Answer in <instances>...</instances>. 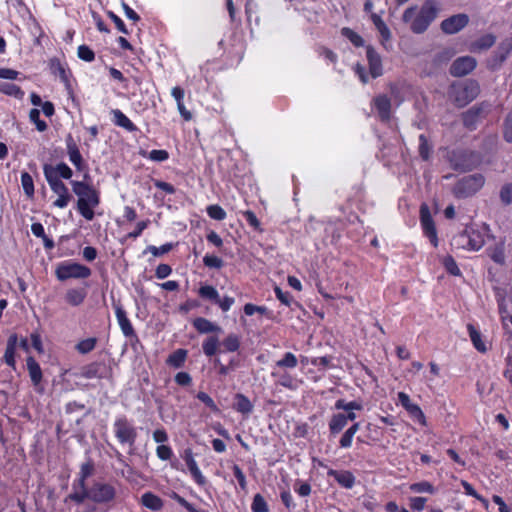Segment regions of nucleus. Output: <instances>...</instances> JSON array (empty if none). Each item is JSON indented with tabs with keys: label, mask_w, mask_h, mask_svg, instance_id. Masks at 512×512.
I'll return each instance as SVG.
<instances>
[{
	"label": "nucleus",
	"mask_w": 512,
	"mask_h": 512,
	"mask_svg": "<svg viewBox=\"0 0 512 512\" xmlns=\"http://www.w3.org/2000/svg\"><path fill=\"white\" fill-rule=\"evenodd\" d=\"M440 8L435 0H426L420 9L417 6L407 8L403 15V22L409 24L412 32L421 34L437 18Z\"/></svg>",
	"instance_id": "obj_1"
},
{
	"label": "nucleus",
	"mask_w": 512,
	"mask_h": 512,
	"mask_svg": "<svg viewBox=\"0 0 512 512\" xmlns=\"http://www.w3.org/2000/svg\"><path fill=\"white\" fill-rule=\"evenodd\" d=\"M199 295L204 298V299H208V300H211V301H214V302H219L220 306L221 307H224V304L221 303L220 299H219V294L218 292L216 291V289L212 286H209V285H205V286H202L200 289H199Z\"/></svg>",
	"instance_id": "obj_30"
},
{
	"label": "nucleus",
	"mask_w": 512,
	"mask_h": 512,
	"mask_svg": "<svg viewBox=\"0 0 512 512\" xmlns=\"http://www.w3.org/2000/svg\"><path fill=\"white\" fill-rule=\"evenodd\" d=\"M398 399L401 405L413 419L417 420L423 426L427 425L426 417L423 411L417 404L411 402L410 397L406 393L399 392Z\"/></svg>",
	"instance_id": "obj_10"
},
{
	"label": "nucleus",
	"mask_w": 512,
	"mask_h": 512,
	"mask_svg": "<svg viewBox=\"0 0 512 512\" xmlns=\"http://www.w3.org/2000/svg\"><path fill=\"white\" fill-rule=\"evenodd\" d=\"M193 325L200 333L220 331V327L215 326L212 322L204 318H196L193 322Z\"/></svg>",
	"instance_id": "obj_28"
},
{
	"label": "nucleus",
	"mask_w": 512,
	"mask_h": 512,
	"mask_svg": "<svg viewBox=\"0 0 512 512\" xmlns=\"http://www.w3.org/2000/svg\"><path fill=\"white\" fill-rule=\"evenodd\" d=\"M366 55L369 63V71L373 78L382 75V61L380 55L374 50L373 47L368 46Z\"/></svg>",
	"instance_id": "obj_13"
},
{
	"label": "nucleus",
	"mask_w": 512,
	"mask_h": 512,
	"mask_svg": "<svg viewBox=\"0 0 512 512\" xmlns=\"http://www.w3.org/2000/svg\"><path fill=\"white\" fill-rule=\"evenodd\" d=\"M479 94V86L476 82L470 81L465 85L453 87L452 98L453 102L458 107H464Z\"/></svg>",
	"instance_id": "obj_5"
},
{
	"label": "nucleus",
	"mask_w": 512,
	"mask_h": 512,
	"mask_svg": "<svg viewBox=\"0 0 512 512\" xmlns=\"http://www.w3.org/2000/svg\"><path fill=\"white\" fill-rule=\"evenodd\" d=\"M115 496V490L108 484H96L89 492V497L97 503L111 501Z\"/></svg>",
	"instance_id": "obj_12"
},
{
	"label": "nucleus",
	"mask_w": 512,
	"mask_h": 512,
	"mask_svg": "<svg viewBox=\"0 0 512 512\" xmlns=\"http://www.w3.org/2000/svg\"><path fill=\"white\" fill-rule=\"evenodd\" d=\"M485 183V178L481 174L468 175L460 179L453 188V193L457 198H466L474 195Z\"/></svg>",
	"instance_id": "obj_3"
},
{
	"label": "nucleus",
	"mask_w": 512,
	"mask_h": 512,
	"mask_svg": "<svg viewBox=\"0 0 512 512\" xmlns=\"http://www.w3.org/2000/svg\"><path fill=\"white\" fill-rule=\"evenodd\" d=\"M27 369L34 386H38L42 380V371L36 360L29 356L26 360Z\"/></svg>",
	"instance_id": "obj_19"
},
{
	"label": "nucleus",
	"mask_w": 512,
	"mask_h": 512,
	"mask_svg": "<svg viewBox=\"0 0 512 512\" xmlns=\"http://www.w3.org/2000/svg\"><path fill=\"white\" fill-rule=\"evenodd\" d=\"M149 158L153 161L162 162L168 159V152L165 150H152L149 153Z\"/></svg>",
	"instance_id": "obj_57"
},
{
	"label": "nucleus",
	"mask_w": 512,
	"mask_h": 512,
	"mask_svg": "<svg viewBox=\"0 0 512 512\" xmlns=\"http://www.w3.org/2000/svg\"><path fill=\"white\" fill-rule=\"evenodd\" d=\"M111 115L113 116L112 120L115 125L122 127L130 132L136 130V126L121 110L113 109L111 111Z\"/></svg>",
	"instance_id": "obj_18"
},
{
	"label": "nucleus",
	"mask_w": 512,
	"mask_h": 512,
	"mask_svg": "<svg viewBox=\"0 0 512 512\" xmlns=\"http://www.w3.org/2000/svg\"><path fill=\"white\" fill-rule=\"evenodd\" d=\"M203 261L204 264L210 268H220L222 264L221 259L213 255H206Z\"/></svg>",
	"instance_id": "obj_58"
},
{
	"label": "nucleus",
	"mask_w": 512,
	"mask_h": 512,
	"mask_svg": "<svg viewBox=\"0 0 512 512\" xmlns=\"http://www.w3.org/2000/svg\"><path fill=\"white\" fill-rule=\"evenodd\" d=\"M0 91L18 99H21L24 95V92L20 89V87L12 83H1Z\"/></svg>",
	"instance_id": "obj_34"
},
{
	"label": "nucleus",
	"mask_w": 512,
	"mask_h": 512,
	"mask_svg": "<svg viewBox=\"0 0 512 512\" xmlns=\"http://www.w3.org/2000/svg\"><path fill=\"white\" fill-rule=\"evenodd\" d=\"M85 292L81 289H69L66 292L65 299L71 306H79L85 299Z\"/></svg>",
	"instance_id": "obj_25"
},
{
	"label": "nucleus",
	"mask_w": 512,
	"mask_h": 512,
	"mask_svg": "<svg viewBox=\"0 0 512 512\" xmlns=\"http://www.w3.org/2000/svg\"><path fill=\"white\" fill-rule=\"evenodd\" d=\"M21 185L27 197L34 195V182L31 175L27 172L21 174Z\"/></svg>",
	"instance_id": "obj_33"
},
{
	"label": "nucleus",
	"mask_w": 512,
	"mask_h": 512,
	"mask_svg": "<svg viewBox=\"0 0 512 512\" xmlns=\"http://www.w3.org/2000/svg\"><path fill=\"white\" fill-rule=\"evenodd\" d=\"M337 482L345 488H351L354 485L355 478L351 472H332Z\"/></svg>",
	"instance_id": "obj_31"
},
{
	"label": "nucleus",
	"mask_w": 512,
	"mask_h": 512,
	"mask_svg": "<svg viewBox=\"0 0 512 512\" xmlns=\"http://www.w3.org/2000/svg\"><path fill=\"white\" fill-rule=\"evenodd\" d=\"M186 358V351L179 349L171 354L168 358V363L174 367H180Z\"/></svg>",
	"instance_id": "obj_37"
},
{
	"label": "nucleus",
	"mask_w": 512,
	"mask_h": 512,
	"mask_svg": "<svg viewBox=\"0 0 512 512\" xmlns=\"http://www.w3.org/2000/svg\"><path fill=\"white\" fill-rule=\"evenodd\" d=\"M73 191L80 198L94 192L95 190L83 182H74Z\"/></svg>",
	"instance_id": "obj_41"
},
{
	"label": "nucleus",
	"mask_w": 512,
	"mask_h": 512,
	"mask_svg": "<svg viewBox=\"0 0 512 512\" xmlns=\"http://www.w3.org/2000/svg\"><path fill=\"white\" fill-rule=\"evenodd\" d=\"M55 275L60 281L72 278L85 279L91 275V270L90 268L74 261H63L57 264Z\"/></svg>",
	"instance_id": "obj_2"
},
{
	"label": "nucleus",
	"mask_w": 512,
	"mask_h": 512,
	"mask_svg": "<svg viewBox=\"0 0 512 512\" xmlns=\"http://www.w3.org/2000/svg\"><path fill=\"white\" fill-rule=\"evenodd\" d=\"M18 347V337L16 334L10 335L7 341V347L4 354V361L7 365L15 368V352Z\"/></svg>",
	"instance_id": "obj_17"
},
{
	"label": "nucleus",
	"mask_w": 512,
	"mask_h": 512,
	"mask_svg": "<svg viewBox=\"0 0 512 512\" xmlns=\"http://www.w3.org/2000/svg\"><path fill=\"white\" fill-rule=\"evenodd\" d=\"M233 408L242 414H248L252 410V404L242 394H237L233 401Z\"/></svg>",
	"instance_id": "obj_24"
},
{
	"label": "nucleus",
	"mask_w": 512,
	"mask_h": 512,
	"mask_svg": "<svg viewBox=\"0 0 512 512\" xmlns=\"http://www.w3.org/2000/svg\"><path fill=\"white\" fill-rule=\"evenodd\" d=\"M491 258L496 262V263H499V264H504L505 262V254H504V247H503V244H500V245H497L492 253H491Z\"/></svg>",
	"instance_id": "obj_53"
},
{
	"label": "nucleus",
	"mask_w": 512,
	"mask_h": 512,
	"mask_svg": "<svg viewBox=\"0 0 512 512\" xmlns=\"http://www.w3.org/2000/svg\"><path fill=\"white\" fill-rule=\"evenodd\" d=\"M476 64V60L471 56L460 57L452 63L450 73L455 77L465 76L474 70Z\"/></svg>",
	"instance_id": "obj_8"
},
{
	"label": "nucleus",
	"mask_w": 512,
	"mask_h": 512,
	"mask_svg": "<svg viewBox=\"0 0 512 512\" xmlns=\"http://www.w3.org/2000/svg\"><path fill=\"white\" fill-rule=\"evenodd\" d=\"M219 342L215 337H209L203 344V351L207 356H212L216 353Z\"/></svg>",
	"instance_id": "obj_39"
},
{
	"label": "nucleus",
	"mask_w": 512,
	"mask_h": 512,
	"mask_svg": "<svg viewBox=\"0 0 512 512\" xmlns=\"http://www.w3.org/2000/svg\"><path fill=\"white\" fill-rule=\"evenodd\" d=\"M18 72L9 68H0V78L14 80L18 76Z\"/></svg>",
	"instance_id": "obj_62"
},
{
	"label": "nucleus",
	"mask_w": 512,
	"mask_h": 512,
	"mask_svg": "<svg viewBox=\"0 0 512 512\" xmlns=\"http://www.w3.org/2000/svg\"><path fill=\"white\" fill-rule=\"evenodd\" d=\"M335 408L336 409H343V410H347V411H352V410H361L362 409V405L360 403L356 402V401H352V402L346 403L343 399H339L335 403Z\"/></svg>",
	"instance_id": "obj_47"
},
{
	"label": "nucleus",
	"mask_w": 512,
	"mask_h": 512,
	"mask_svg": "<svg viewBox=\"0 0 512 512\" xmlns=\"http://www.w3.org/2000/svg\"><path fill=\"white\" fill-rule=\"evenodd\" d=\"M45 178L50 185L52 191L57 194L58 198L54 201V206L58 208H65L70 200L71 195L65 184L54 175L51 169L44 168Z\"/></svg>",
	"instance_id": "obj_4"
},
{
	"label": "nucleus",
	"mask_w": 512,
	"mask_h": 512,
	"mask_svg": "<svg viewBox=\"0 0 512 512\" xmlns=\"http://www.w3.org/2000/svg\"><path fill=\"white\" fill-rule=\"evenodd\" d=\"M443 265L450 274H452L454 276H460V274H461L460 269L458 268V266L452 256H450V255L445 256L443 258Z\"/></svg>",
	"instance_id": "obj_38"
},
{
	"label": "nucleus",
	"mask_w": 512,
	"mask_h": 512,
	"mask_svg": "<svg viewBox=\"0 0 512 512\" xmlns=\"http://www.w3.org/2000/svg\"><path fill=\"white\" fill-rule=\"evenodd\" d=\"M495 40L496 38L492 34L484 35L471 44L470 50L472 52L487 50L494 45Z\"/></svg>",
	"instance_id": "obj_20"
},
{
	"label": "nucleus",
	"mask_w": 512,
	"mask_h": 512,
	"mask_svg": "<svg viewBox=\"0 0 512 512\" xmlns=\"http://www.w3.org/2000/svg\"><path fill=\"white\" fill-rule=\"evenodd\" d=\"M171 249H172V244L166 243L160 247H156V246H152V245L148 246L146 249V252H150L153 256L157 257V256H161L163 254L168 253Z\"/></svg>",
	"instance_id": "obj_48"
},
{
	"label": "nucleus",
	"mask_w": 512,
	"mask_h": 512,
	"mask_svg": "<svg viewBox=\"0 0 512 512\" xmlns=\"http://www.w3.org/2000/svg\"><path fill=\"white\" fill-rule=\"evenodd\" d=\"M48 169H51L54 172V175L59 179V177H62L64 179H70L72 177V170L64 163H61L57 165L55 169L51 167H47Z\"/></svg>",
	"instance_id": "obj_40"
},
{
	"label": "nucleus",
	"mask_w": 512,
	"mask_h": 512,
	"mask_svg": "<svg viewBox=\"0 0 512 512\" xmlns=\"http://www.w3.org/2000/svg\"><path fill=\"white\" fill-rule=\"evenodd\" d=\"M207 212L211 218L220 220L223 217V210L220 206L212 205L207 208Z\"/></svg>",
	"instance_id": "obj_61"
},
{
	"label": "nucleus",
	"mask_w": 512,
	"mask_h": 512,
	"mask_svg": "<svg viewBox=\"0 0 512 512\" xmlns=\"http://www.w3.org/2000/svg\"><path fill=\"white\" fill-rule=\"evenodd\" d=\"M487 109H488V105H485V104H481L479 106H474V107L470 108L468 111H466L463 114L464 125L468 128H472L475 125L478 118L482 114L487 112Z\"/></svg>",
	"instance_id": "obj_14"
},
{
	"label": "nucleus",
	"mask_w": 512,
	"mask_h": 512,
	"mask_svg": "<svg viewBox=\"0 0 512 512\" xmlns=\"http://www.w3.org/2000/svg\"><path fill=\"white\" fill-rule=\"evenodd\" d=\"M99 204V197L96 191L85 195L84 197H80L78 199V210L80 214L87 220H92L94 218L93 209Z\"/></svg>",
	"instance_id": "obj_7"
},
{
	"label": "nucleus",
	"mask_w": 512,
	"mask_h": 512,
	"mask_svg": "<svg viewBox=\"0 0 512 512\" xmlns=\"http://www.w3.org/2000/svg\"><path fill=\"white\" fill-rule=\"evenodd\" d=\"M240 341L236 335L226 337V351L234 352L239 348Z\"/></svg>",
	"instance_id": "obj_55"
},
{
	"label": "nucleus",
	"mask_w": 512,
	"mask_h": 512,
	"mask_svg": "<svg viewBox=\"0 0 512 512\" xmlns=\"http://www.w3.org/2000/svg\"><path fill=\"white\" fill-rule=\"evenodd\" d=\"M96 345V338H86L81 340L77 345L76 349L81 354H86L92 351Z\"/></svg>",
	"instance_id": "obj_35"
},
{
	"label": "nucleus",
	"mask_w": 512,
	"mask_h": 512,
	"mask_svg": "<svg viewBox=\"0 0 512 512\" xmlns=\"http://www.w3.org/2000/svg\"><path fill=\"white\" fill-rule=\"evenodd\" d=\"M371 20H372L373 24L375 25V27L377 28V30L379 31L382 39L384 41L390 40L391 32H390L389 28L387 27V25L384 23V21L381 19V17L375 13H372Z\"/></svg>",
	"instance_id": "obj_26"
},
{
	"label": "nucleus",
	"mask_w": 512,
	"mask_h": 512,
	"mask_svg": "<svg viewBox=\"0 0 512 512\" xmlns=\"http://www.w3.org/2000/svg\"><path fill=\"white\" fill-rule=\"evenodd\" d=\"M115 308V315L118 321V324L125 336H131L134 332L132 324L130 323L126 312L122 308L121 305L117 304L114 305Z\"/></svg>",
	"instance_id": "obj_15"
},
{
	"label": "nucleus",
	"mask_w": 512,
	"mask_h": 512,
	"mask_svg": "<svg viewBox=\"0 0 512 512\" xmlns=\"http://www.w3.org/2000/svg\"><path fill=\"white\" fill-rule=\"evenodd\" d=\"M420 218L425 234L430 238L431 243L434 246H437L436 228L434 225V221L431 217L429 208L426 204H422L420 207Z\"/></svg>",
	"instance_id": "obj_11"
},
{
	"label": "nucleus",
	"mask_w": 512,
	"mask_h": 512,
	"mask_svg": "<svg viewBox=\"0 0 512 512\" xmlns=\"http://www.w3.org/2000/svg\"><path fill=\"white\" fill-rule=\"evenodd\" d=\"M419 154L423 160H428L430 156L431 147L428 144V140L424 135H420L419 137Z\"/></svg>",
	"instance_id": "obj_45"
},
{
	"label": "nucleus",
	"mask_w": 512,
	"mask_h": 512,
	"mask_svg": "<svg viewBox=\"0 0 512 512\" xmlns=\"http://www.w3.org/2000/svg\"><path fill=\"white\" fill-rule=\"evenodd\" d=\"M469 22V17L466 14L453 15L441 23V29L446 34H455L463 29Z\"/></svg>",
	"instance_id": "obj_9"
},
{
	"label": "nucleus",
	"mask_w": 512,
	"mask_h": 512,
	"mask_svg": "<svg viewBox=\"0 0 512 512\" xmlns=\"http://www.w3.org/2000/svg\"><path fill=\"white\" fill-rule=\"evenodd\" d=\"M410 489L417 493H423V492H428L431 494L434 493L433 486L427 481L414 483L410 486Z\"/></svg>",
	"instance_id": "obj_49"
},
{
	"label": "nucleus",
	"mask_w": 512,
	"mask_h": 512,
	"mask_svg": "<svg viewBox=\"0 0 512 512\" xmlns=\"http://www.w3.org/2000/svg\"><path fill=\"white\" fill-rule=\"evenodd\" d=\"M185 461H186V465H187V468L189 470V472L191 473L192 477L194 478V480L198 483V484H204V477L201 473V471L199 470L195 460L193 459L192 455L191 454H187L186 457H185Z\"/></svg>",
	"instance_id": "obj_23"
},
{
	"label": "nucleus",
	"mask_w": 512,
	"mask_h": 512,
	"mask_svg": "<svg viewBox=\"0 0 512 512\" xmlns=\"http://www.w3.org/2000/svg\"><path fill=\"white\" fill-rule=\"evenodd\" d=\"M156 454L161 460H168L171 458L173 452L172 449L167 445H159L156 449Z\"/></svg>",
	"instance_id": "obj_54"
},
{
	"label": "nucleus",
	"mask_w": 512,
	"mask_h": 512,
	"mask_svg": "<svg viewBox=\"0 0 512 512\" xmlns=\"http://www.w3.org/2000/svg\"><path fill=\"white\" fill-rule=\"evenodd\" d=\"M346 416L342 413L333 415L329 423V428L332 434L339 433L346 426Z\"/></svg>",
	"instance_id": "obj_29"
},
{
	"label": "nucleus",
	"mask_w": 512,
	"mask_h": 512,
	"mask_svg": "<svg viewBox=\"0 0 512 512\" xmlns=\"http://www.w3.org/2000/svg\"><path fill=\"white\" fill-rule=\"evenodd\" d=\"M511 50H512V38H506L498 46V49H497V52L495 55L496 64L500 65L507 58V56L511 52Z\"/></svg>",
	"instance_id": "obj_22"
},
{
	"label": "nucleus",
	"mask_w": 512,
	"mask_h": 512,
	"mask_svg": "<svg viewBox=\"0 0 512 512\" xmlns=\"http://www.w3.org/2000/svg\"><path fill=\"white\" fill-rule=\"evenodd\" d=\"M67 151L69 160L73 165H75L77 168H80L82 164V156L79 152L78 147L76 144L71 140V138L67 142Z\"/></svg>",
	"instance_id": "obj_27"
},
{
	"label": "nucleus",
	"mask_w": 512,
	"mask_h": 512,
	"mask_svg": "<svg viewBox=\"0 0 512 512\" xmlns=\"http://www.w3.org/2000/svg\"><path fill=\"white\" fill-rule=\"evenodd\" d=\"M252 510L254 512H268L267 503L260 494L254 496Z\"/></svg>",
	"instance_id": "obj_43"
},
{
	"label": "nucleus",
	"mask_w": 512,
	"mask_h": 512,
	"mask_svg": "<svg viewBox=\"0 0 512 512\" xmlns=\"http://www.w3.org/2000/svg\"><path fill=\"white\" fill-rule=\"evenodd\" d=\"M375 107L378 111L379 117L382 121L390 119L391 102L385 95H379L374 99Z\"/></svg>",
	"instance_id": "obj_16"
},
{
	"label": "nucleus",
	"mask_w": 512,
	"mask_h": 512,
	"mask_svg": "<svg viewBox=\"0 0 512 512\" xmlns=\"http://www.w3.org/2000/svg\"><path fill=\"white\" fill-rule=\"evenodd\" d=\"M425 503H426V498L414 497V498H411L410 506L414 510L421 511V510H423Z\"/></svg>",
	"instance_id": "obj_63"
},
{
	"label": "nucleus",
	"mask_w": 512,
	"mask_h": 512,
	"mask_svg": "<svg viewBox=\"0 0 512 512\" xmlns=\"http://www.w3.org/2000/svg\"><path fill=\"white\" fill-rule=\"evenodd\" d=\"M503 135L507 142H512V111L505 119Z\"/></svg>",
	"instance_id": "obj_51"
},
{
	"label": "nucleus",
	"mask_w": 512,
	"mask_h": 512,
	"mask_svg": "<svg viewBox=\"0 0 512 512\" xmlns=\"http://www.w3.org/2000/svg\"><path fill=\"white\" fill-rule=\"evenodd\" d=\"M343 35H345L356 47H360L364 45L363 38L349 28H343Z\"/></svg>",
	"instance_id": "obj_42"
},
{
	"label": "nucleus",
	"mask_w": 512,
	"mask_h": 512,
	"mask_svg": "<svg viewBox=\"0 0 512 512\" xmlns=\"http://www.w3.org/2000/svg\"><path fill=\"white\" fill-rule=\"evenodd\" d=\"M468 331L471 338V341L475 348L480 352L486 351V346L481 340V334L474 328L473 325H468Z\"/></svg>",
	"instance_id": "obj_32"
},
{
	"label": "nucleus",
	"mask_w": 512,
	"mask_h": 512,
	"mask_svg": "<svg viewBox=\"0 0 512 512\" xmlns=\"http://www.w3.org/2000/svg\"><path fill=\"white\" fill-rule=\"evenodd\" d=\"M296 365L297 358L290 352L286 353L284 357L277 362V366L279 367L294 368Z\"/></svg>",
	"instance_id": "obj_44"
},
{
	"label": "nucleus",
	"mask_w": 512,
	"mask_h": 512,
	"mask_svg": "<svg viewBox=\"0 0 512 512\" xmlns=\"http://www.w3.org/2000/svg\"><path fill=\"white\" fill-rule=\"evenodd\" d=\"M171 95L175 99L177 104L183 103L185 92L181 87H174L171 91Z\"/></svg>",
	"instance_id": "obj_64"
},
{
	"label": "nucleus",
	"mask_w": 512,
	"mask_h": 512,
	"mask_svg": "<svg viewBox=\"0 0 512 512\" xmlns=\"http://www.w3.org/2000/svg\"><path fill=\"white\" fill-rule=\"evenodd\" d=\"M469 241L468 245L473 250H479L483 246V239L480 235V233L473 231L471 234L468 235Z\"/></svg>",
	"instance_id": "obj_46"
},
{
	"label": "nucleus",
	"mask_w": 512,
	"mask_h": 512,
	"mask_svg": "<svg viewBox=\"0 0 512 512\" xmlns=\"http://www.w3.org/2000/svg\"><path fill=\"white\" fill-rule=\"evenodd\" d=\"M114 433L117 439L122 444H128L130 447L134 446L137 432L132 424L124 417L117 418L113 425Z\"/></svg>",
	"instance_id": "obj_6"
},
{
	"label": "nucleus",
	"mask_w": 512,
	"mask_h": 512,
	"mask_svg": "<svg viewBox=\"0 0 512 512\" xmlns=\"http://www.w3.org/2000/svg\"><path fill=\"white\" fill-rule=\"evenodd\" d=\"M30 339H31V343H32L33 348L38 353H43L44 352V347H43V343H42V339H41L40 334L34 332V333H32L30 335Z\"/></svg>",
	"instance_id": "obj_56"
},
{
	"label": "nucleus",
	"mask_w": 512,
	"mask_h": 512,
	"mask_svg": "<svg viewBox=\"0 0 512 512\" xmlns=\"http://www.w3.org/2000/svg\"><path fill=\"white\" fill-rule=\"evenodd\" d=\"M78 57L84 61L90 62L94 59V52L87 46L81 45L78 47Z\"/></svg>",
	"instance_id": "obj_52"
},
{
	"label": "nucleus",
	"mask_w": 512,
	"mask_h": 512,
	"mask_svg": "<svg viewBox=\"0 0 512 512\" xmlns=\"http://www.w3.org/2000/svg\"><path fill=\"white\" fill-rule=\"evenodd\" d=\"M141 503L148 509L158 511L163 506V501L151 492L144 493L141 497Z\"/></svg>",
	"instance_id": "obj_21"
},
{
	"label": "nucleus",
	"mask_w": 512,
	"mask_h": 512,
	"mask_svg": "<svg viewBox=\"0 0 512 512\" xmlns=\"http://www.w3.org/2000/svg\"><path fill=\"white\" fill-rule=\"evenodd\" d=\"M498 304H499V313H500V316H501V320H502L503 326L507 327V318H508L509 315L507 313V307H506V304H505L504 297H502V298H500L498 300Z\"/></svg>",
	"instance_id": "obj_60"
},
{
	"label": "nucleus",
	"mask_w": 512,
	"mask_h": 512,
	"mask_svg": "<svg viewBox=\"0 0 512 512\" xmlns=\"http://www.w3.org/2000/svg\"><path fill=\"white\" fill-rule=\"evenodd\" d=\"M500 199L506 205L512 203V184H505L501 188Z\"/></svg>",
	"instance_id": "obj_50"
},
{
	"label": "nucleus",
	"mask_w": 512,
	"mask_h": 512,
	"mask_svg": "<svg viewBox=\"0 0 512 512\" xmlns=\"http://www.w3.org/2000/svg\"><path fill=\"white\" fill-rule=\"evenodd\" d=\"M29 119L35 124L36 129L43 132L47 129V124L40 119V111L38 109H32L29 113Z\"/></svg>",
	"instance_id": "obj_36"
},
{
	"label": "nucleus",
	"mask_w": 512,
	"mask_h": 512,
	"mask_svg": "<svg viewBox=\"0 0 512 512\" xmlns=\"http://www.w3.org/2000/svg\"><path fill=\"white\" fill-rule=\"evenodd\" d=\"M171 272H172V269L169 265L160 264L156 268V277L158 279H164V278L168 277L171 274Z\"/></svg>",
	"instance_id": "obj_59"
}]
</instances>
